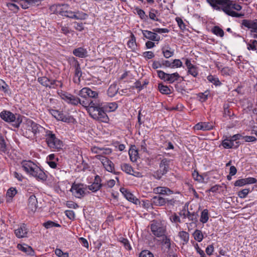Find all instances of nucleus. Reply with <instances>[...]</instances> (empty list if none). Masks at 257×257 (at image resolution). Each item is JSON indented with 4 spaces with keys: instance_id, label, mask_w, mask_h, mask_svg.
Returning a JSON list of instances; mask_svg holds the SVG:
<instances>
[{
    "instance_id": "f257e3e1",
    "label": "nucleus",
    "mask_w": 257,
    "mask_h": 257,
    "mask_svg": "<svg viewBox=\"0 0 257 257\" xmlns=\"http://www.w3.org/2000/svg\"><path fill=\"white\" fill-rule=\"evenodd\" d=\"M58 94L61 99L67 103L74 106L79 104L86 108L91 117H97L96 109H95L97 108L98 104L95 101H91V100L90 101L82 100L77 96L62 90L58 92Z\"/></svg>"
},
{
    "instance_id": "f03ea898",
    "label": "nucleus",
    "mask_w": 257,
    "mask_h": 257,
    "mask_svg": "<svg viewBox=\"0 0 257 257\" xmlns=\"http://www.w3.org/2000/svg\"><path fill=\"white\" fill-rule=\"evenodd\" d=\"M21 165L22 170L29 176L38 181H45L47 179V175L44 171L31 160H23Z\"/></svg>"
},
{
    "instance_id": "7ed1b4c3",
    "label": "nucleus",
    "mask_w": 257,
    "mask_h": 257,
    "mask_svg": "<svg viewBox=\"0 0 257 257\" xmlns=\"http://www.w3.org/2000/svg\"><path fill=\"white\" fill-rule=\"evenodd\" d=\"M91 101H95L98 104L96 109L97 117H92L103 122H107L109 121V118L106 112L114 111L118 107L117 103L116 102H108L103 104L99 100H91Z\"/></svg>"
},
{
    "instance_id": "20e7f679",
    "label": "nucleus",
    "mask_w": 257,
    "mask_h": 257,
    "mask_svg": "<svg viewBox=\"0 0 257 257\" xmlns=\"http://www.w3.org/2000/svg\"><path fill=\"white\" fill-rule=\"evenodd\" d=\"M45 137L46 142L50 149L57 151L62 149L63 146L62 141L57 138L53 132L48 130H45Z\"/></svg>"
},
{
    "instance_id": "39448f33",
    "label": "nucleus",
    "mask_w": 257,
    "mask_h": 257,
    "mask_svg": "<svg viewBox=\"0 0 257 257\" xmlns=\"http://www.w3.org/2000/svg\"><path fill=\"white\" fill-rule=\"evenodd\" d=\"M150 227L152 234L154 236L160 237L165 235L166 225L162 221L154 220L151 221Z\"/></svg>"
},
{
    "instance_id": "423d86ee",
    "label": "nucleus",
    "mask_w": 257,
    "mask_h": 257,
    "mask_svg": "<svg viewBox=\"0 0 257 257\" xmlns=\"http://www.w3.org/2000/svg\"><path fill=\"white\" fill-rule=\"evenodd\" d=\"M50 10L54 14L73 19L74 11H71L68 5H53L51 7Z\"/></svg>"
},
{
    "instance_id": "0eeeda50",
    "label": "nucleus",
    "mask_w": 257,
    "mask_h": 257,
    "mask_svg": "<svg viewBox=\"0 0 257 257\" xmlns=\"http://www.w3.org/2000/svg\"><path fill=\"white\" fill-rule=\"evenodd\" d=\"M1 118L8 122H13V125L16 127H19L22 122L20 117L16 118L15 115L10 111L3 110L0 113Z\"/></svg>"
},
{
    "instance_id": "6e6552de",
    "label": "nucleus",
    "mask_w": 257,
    "mask_h": 257,
    "mask_svg": "<svg viewBox=\"0 0 257 257\" xmlns=\"http://www.w3.org/2000/svg\"><path fill=\"white\" fill-rule=\"evenodd\" d=\"M220 9L227 15L232 17L240 18L244 16L243 14L237 13L232 10V1L222 0Z\"/></svg>"
},
{
    "instance_id": "1a4fd4ad",
    "label": "nucleus",
    "mask_w": 257,
    "mask_h": 257,
    "mask_svg": "<svg viewBox=\"0 0 257 257\" xmlns=\"http://www.w3.org/2000/svg\"><path fill=\"white\" fill-rule=\"evenodd\" d=\"M241 27L250 29V33L253 38H257V19L253 20L244 19L241 21Z\"/></svg>"
},
{
    "instance_id": "9d476101",
    "label": "nucleus",
    "mask_w": 257,
    "mask_h": 257,
    "mask_svg": "<svg viewBox=\"0 0 257 257\" xmlns=\"http://www.w3.org/2000/svg\"><path fill=\"white\" fill-rule=\"evenodd\" d=\"M86 189V185L83 184H73L70 191L75 197L81 198L85 195Z\"/></svg>"
},
{
    "instance_id": "9b49d317",
    "label": "nucleus",
    "mask_w": 257,
    "mask_h": 257,
    "mask_svg": "<svg viewBox=\"0 0 257 257\" xmlns=\"http://www.w3.org/2000/svg\"><path fill=\"white\" fill-rule=\"evenodd\" d=\"M95 157L101 162L106 171L111 173L114 171V164L108 158L101 155H97Z\"/></svg>"
},
{
    "instance_id": "f8f14e48",
    "label": "nucleus",
    "mask_w": 257,
    "mask_h": 257,
    "mask_svg": "<svg viewBox=\"0 0 257 257\" xmlns=\"http://www.w3.org/2000/svg\"><path fill=\"white\" fill-rule=\"evenodd\" d=\"M15 234L18 238L28 237L29 230L26 224L23 223L20 224L18 228L14 230Z\"/></svg>"
},
{
    "instance_id": "ddd939ff",
    "label": "nucleus",
    "mask_w": 257,
    "mask_h": 257,
    "mask_svg": "<svg viewBox=\"0 0 257 257\" xmlns=\"http://www.w3.org/2000/svg\"><path fill=\"white\" fill-rule=\"evenodd\" d=\"M26 125L27 130L29 131H31L34 135H37L42 130H44V128L40 125L35 123L31 119L27 120Z\"/></svg>"
},
{
    "instance_id": "4468645a",
    "label": "nucleus",
    "mask_w": 257,
    "mask_h": 257,
    "mask_svg": "<svg viewBox=\"0 0 257 257\" xmlns=\"http://www.w3.org/2000/svg\"><path fill=\"white\" fill-rule=\"evenodd\" d=\"M38 207V201L36 196L32 194L30 196L28 201V209L30 213L35 212Z\"/></svg>"
},
{
    "instance_id": "2eb2a0df",
    "label": "nucleus",
    "mask_w": 257,
    "mask_h": 257,
    "mask_svg": "<svg viewBox=\"0 0 257 257\" xmlns=\"http://www.w3.org/2000/svg\"><path fill=\"white\" fill-rule=\"evenodd\" d=\"M101 179L99 175H96L95 177L94 181L92 183V184L86 186V188H87L89 190L95 192L99 190L101 187H102V183H101Z\"/></svg>"
},
{
    "instance_id": "dca6fc26",
    "label": "nucleus",
    "mask_w": 257,
    "mask_h": 257,
    "mask_svg": "<svg viewBox=\"0 0 257 257\" xmlns=\"http://www.w3.org/2000/svg\"><path fill=\"white\" fill-rule=\"evenodd\" d=\"M73 66L75 68V74L73 81L75 83H78L80 81V77L82 76V71L78 61L75 58H73Z\"/></svg>"
},
{
    "instance_id": "f3484780",
    "label": "nucleus",
    "mask_w": 257,
    "mask_h": 257,
    "mask_svg": "<svg viewBox=\"0 0 257 257\" xmlns=\"http://www.w3.org/2000/svg\"><path fill=\"white\" fill-rule=\"evenodd\" d=\"M120 192L123 195L124 197L129 201L135 204L140 203V200L135 197L133 194L130 192L127 189L124 188L120 189Z\"/></svg>"
},
{
    "instance_id": "a211bd4d",
    "label": "nucleus",
    "mask_w": 257,
    "mask_h": 257,
    "mask_svg": "<svg viewBox=\"0 0 257 257\" xmlns=\"http://www.w3.org/2000/svg\"><path fill=\"white\" fill-rule=\"evenodd\" d=\"M257 180L253 177L240 179L236 180L234 185L235 186L242 187L247 184H252L256 182Z\"/></svg>"
},
{
    "instance_id": "6ab92c4d",
    "label": "nucleus",
    "mask_w": 257,
    "mask_h": 257,
    "mask_svg": "<svg viewBox=\"0 0 257 257\" xmlns=\"http://www.w3.org/2000/svg\"><path fill=\"white\" fill-rule=\"evenodd\" d=\"M223 139L222 141L221 145L224 149H228L233 148H237L239 146L238 142H235L236 145H235L233 141L230 137H223Z\"/></svg>"
},
{
    "instance_id": "aec40b11",
    "label": "nucleus",
    "mask_w": 257,
    "mask_h": 257,
    "mask_svg": "<svg viewBox=\"0 0 257 257\" xmlns=\"http://www.w3.org/2000/svg\"><path fill=\"white\" fill-rule=\"evenodd\" d=\"M170 162V160L166 158H164L161 161L159 164V171L161 175H165L168 172Z\"/></svg>"
},
{
    "instance_id": "412c9836",
    "label": "nucleus",
    "mask_w": 257,
    "mask_h": 257,
    "mask_svg": "<svg viewBox=\"0 0 257 257\" xmlns=\"http://www.w3.org/2000/svg\"><path fill=\"white\" fill-rule=\"evenodd\" d=\"M143 36L147 39L154 41H159L160 37L156 33L148 31L142 30Z\"/></svg>"
},
{
    "instance_id": "4be33fe9",
    "label": "nucleus",
    "mask_w": 257,
    "mask_h": 257,
    "mask_svg": "<svg viewBox=\"0 0 257 257\" xmlns=\"http://www.w3.org/2000/svg\"><path fill=\"white\" fill-rule=\"evenodd\" d=\"M91 151L94 154L97 155H109L111 153L112 150L109 148L93 147L91 148Z\"/></svg>"
},
{
    "instance_id": "5701e85b",
    "label": "nucleus",
    "mask_w": 257,
    "mask_h": 257,
    "mask_svg": "<svg viewBox=\"0 0 257 257\" xmlns=\"http://www.w3.org/2000/svg\"><path fill=\"white\" fill-rule=\"evenodd\" d=\"M153 192L156 194L170 195L173 194V192L169 188L160 186L154 188Z\"/></svg>"
},
{
    "instance_id": "b1692460",
    "label": "nucleus",
    "mask_w": 257,
    "mask_h": 257,
    "mask_svg": "<svg viewBox=\"0 0 257 257\" xmlns=\"http://www.w3.org/2000/svg\"><path fill=\"white\" fill-rule=\"evenodd\" d=\"M18 248L21 251L25 252L27 255H34L35 254V251L33 249V248L26 244H18Z\"/></svg>"
},
{
    "instance_id": "393cba45",
    "label": "nucleus",
    "mask_w": 257,
    "mask_h": 257,
    "mask_svg": "<svg viewBox=\"0 0 257 257\" xmlns=\"http://www.w3.org/2000/svg\"><path fill=\"white\" fill-rule=\"evenodd\" d=\"M73 54L76 57L79 58H86L88 56V52L86 49L83 47H79L73 50Z\"/></svg>"
},
{
    "instance_id": "a878e982",
    "label": "nucleus",
    "mask_w": 257,
    "mask_h": 257,
    "mask_svg": "<svg viewBox=\"0 0 257 257\" xmlns=\"http://www.w3.org/2000/svg\"><path fill=\"white\" fill-rule=\"evenodd\" d=\"M152 205L162 206H164L166 204V199L159 196H155L152 199Z\"/></svg>"
},
{
    "instance_id": "bb28decb",
    "label": "nucleus",
    "mask_w": 257,
    "mask_h": 257,
    "mask_svg": "<svg viewBox=\"0 0 257 257\" xmlns=\"http://www.w3.org/2000/svg\"><path fill=\"white\" fill-rule=\"evenodd\" d=\"M196 130L208 131L213 128V126L209 122H200L196 124L195 126Z\"/></svg>"
},
{
    "instance_id": "cd10ccee",
    "label": "nucleus",
    "mask_w": 257,
    "mask_h": 257,
    "mask_svg": "<svg viewBox=\"0 0 257 257\" xmlns=\"http://www.w3.org/2000/svg\"><path fill=\"white\" fill-rule=\"evenodd\" d=\"M128 154L130 156V160L133 162H137L139 158L138 151L136 149L135 146H132L130 148Z\"/></svg>"
},
{
    "instance_id": "c85d7f7f",
    "label": "nucleus",
    "mask_w": 257,
    "mask_h": 257,
    "mask_svg": "<svg viewBox=\"0 0 257 257\" xmlns=\"http://www.w3.org/2000/svg\"><path fill=\"white\" fill-rule=\"evenodd\" d=\"M88 15L82 11H77L74 12L73 19L76 20H84L86 19Z\"/></svg>"
},
{
    "instance_id": "c756f323",
    "label": "nucleus",
    "mask_w": 257,
    "mask_h": 257,
    "mask_svg": "<svg viewBox=\"0 0 257 257\" xmlns=\"http://www.w3.org/2000/svg\"><path fill=\"white\" fill-rule=\"evenodd\" d=\"M17 190L16 188L11 187L9 188L6 194L7 201L10 202L12 201V198L17 194Z\"/></svg>"
},
{
    "instance_id": "7c9ffc66",
    "label": "nucleus",
    "mask_w": 257,
    "mask_h": 257,
    "mask_svg": "<svg viewBox=\"0 0 257 257\" xmlns=\"http://www.w3.org/2000/svg\"><path fill=\"white\" fill-rule=\"evenodd\" d=\"M120 168L121 170L126 173V174L134 175L133 173L134 171L131 165H130V164L126 163L122 164L120 165Z\"/></svg>"
},
{
    "instance_id": "2f4dec72",
    "label": "nucleus",
    "mask_w": 257,
    "mask_h": 257,
    "mask_svg": "<svg viewBox=\"0 0 257 257\" xmlns=\"http://www.w3.org/2000/svg\"><path fill=\"white\" fill-rule=\"evenodd\" d=\"M181 76L177 72H175L172 74H168L167 79V82L169 83H173L176 81H177Z\"/></svg>"
},
{
    "instance_id": "473e14b6",
    "label": "nucleus",
    "mask_w": 257,
    "mask_h": 257,
    "mask_svg": "<svg viewBox=\"0 0 257 257\" xmlns=\"http://www.w3.org/2000/svg\"><path fill=\"white\" fill-rule=\"evenodd\" d=\"M136 205L147 209L153 208L152 201H150L148 200H140V203H137Z\"/></svg>"
},
{
    "instance_id": "72a5a7b5",
    "label": "nucleus",
    "mask_w": 257,
    "mask_h": 257,
    "mask_svg": "<svg viewBox=\"0 0 257 257\" xmlns=\"http://www.w3.org/2000/svg\"><path fill=\"white\" fill-rule=\"evenodd\" d=\"M178 236L183 241V244H186L189 241V234L185 231H180L178 233Z\"/></svg>"
},
{
    "instance_id": "f704fd0d",
    "label": "nucleus",
    "mask_w": 257,
    "mask_h": 257,
    "mask_svg": "<svg viewBox=\"0 0 257 257\" xmlns=\"http://www.w3.org/2000/svg\"><path fill=\"white\" fill-rule=\"evenodd\" d=\"M158 89L159 91L163 94H170L172 93L171 89L167 85L162 84H159Z\"/></svg>"
},
{
    "instance_id": "c9c22d12",
    "label": "nucleus",
    "mask_w": 257,
    "mask_h": 257,
    "mask_svg": "<svg viewBox=\"0 0 257 257\" xmlns=\"http://www.w3.org/2000/svg\"><path fill=\"white\" fill-rule=\"evenodd\" d=\"M209 219L208 210L206 209H204L201 213L200 221L202 223H206Z\"/></svg>"
},
{
    "instance_id": "e433bc0d",
    "label": "nucleus",
    "mask_w": 257,
    "mask_h": 257,
    "mask_svg": "<svg viewBox=\"0 0 257 257\" xmlns=\"http://www.w3.org/2000/svg\"><path fill=\"white\" fill-rule=\"evenodd\" d=\"M58 120H60L65 122H72L74 120L73 117L69 116L68 115L64 114L62 112L61 113L60 116H58Z\"/></svg>"
},
{
    "instance_id": "4c0bfd02",
    "label": "nucleus",
    "mask_w": 257,
    "mask_h": 257,
    "mask_svg": "<svg viewBox=\"0 0 257 257\" xmlns=\"http://www.w3.org/2000/svg\"><path fill=\"white\" fill-rule=\"evenodd\" d=\"M127 45L132 50H134L136 49L137 44L136 38L133 34H131L130 39L128 41Z\"/></svg>"
},
{
    "instance_id": "58836bf2",
    "label": "nucleus",
    "mask_w": 257,
    "mask_h": 257,
    "mask_svg": "<svg viewBox=\"0 0 257 257\" xmlns=\"http://www.w3.org/2000/svg\"><path fill=\"white\" fill-rule=\"evenodd\" d=\"M193 236L194 239L198 242H201L204 238V235L202 231L198 229L195 230L193 233Z\"/></svg>"
},
{
    "instance_id": "ea45409f",
    "label": "nucleus",
    "mask_w": 257,
    "mask_h": 257,
    "mask_svg": "<svg viewBox=\"0 0 257 257\" xmlns=\"http://www.w3.org/2000/svg\"><path fill=\"white\" fill-rule=\"evenodd\" d=\"M162 50L163 55L166 58H169L174 55V51L171 50L169 47L167 48H163Z\"/></svg>"
},
{
    "instance_id": "a19ab883",
    "label": "nucleus",
    "mask_w": 257,
    "mask_h": 257,
    "mask_svg": "<svg viewBox=\"0 0 257 257\" xmlns=\"http://www.w3.org/2000/svg\"><path fill=\"white\" fill-rule=\"evenodd\" d=\"M6 5L10 11L15 13H17L19 10V6L14 3L8 2Z\"/></svg>"
},
{
    "instance_id": "79ce46f5",
    "label": "nucleus",
    "mask_w": 257,
    "mask_h": 257,
    "mask_svg": "<svg viewBox=\"0 0 257 257\" xmlns=\"http://www.w3.org/2000/svg\"><path fill=\"white\" fill-rule=\"evenodd\" d=\"M136 13L139 15L141 19L146 20L148 18L147 15H146L145 11L138 7L135 9Z\"/></svg>"
},
{
    "instance_id": "37998d69",
    "label": "nucleus",
    "mask_w": 257,
    "mask_h": 257,
    "mask_svg": "<svg viewBox=\"0 0 257 257\" xmlns=\"http://www.w3.org/2000/svg\"><path fill=\"white\" fill-rule=\"evenodd\" d=\"M212 33L217 36L222 37L224 36V32L218 26H214L212 29Z\"/></svg>"
},
{
    "instance_id": "c03bdc74",
    "label": "nucleus",
    "mask_w": 257,
    "mask_h": 257,
    "mask_svg": "<svg viewBox=\"0 0 257 257\" xmlns=\"http://www.w3.org/2000/svg\"><path fill=\"white\" fill-rule=\"evenodd\" d=\"M117 92V88L115 85H111L108 89L107 94L110 97H113Z\"/></svg>"
},
{
    "instance_id": "a18cd8bd",
    "label": "nucleus",
    "mask_w": 257,
    "mask_h": 257,
    "mask_svg": "<svg viewBox=\"0 0 257 257\" xmlns=\"http://www.w3.org/2000/svg\"><path fill=\"white\" fill-rule=\"evenodd\" d=\"M88 87H84L79 91L77 94L81 98L86 99L88 97Z\"/></svg>"
},
{
    "instance_id": "49530a36",
    "label": "nucleus",
    "mask_w": 257,
    "mask_h": 257,
    "mask_svg": "<svg viewBox=\"0 0 257 257\" xmlns=\"http://www.w3.org/2000/svg\"><path fill=\"white\" fill-rule=\"evenodd\" d=\"M207 3L212 7L213 8L218 10L220 8L218 7V5H220L222 2V0H206Z\"/></svg>"
},
{
    "instance_id": "de8ad7c7",
    "label": "nucleus",
    "mask_w": 257,
    "mask_h": 257,
    "mask_svg": "<svg viewBox=\"0 0 257 257\" xmlns=\"http://www.w3.org/2000/svg\"><path fill=\"white\" fill-rule=\"evenodd\" d=\"M188 74L191 75L194 77H196L198 75V70L197 66L194 65L193 67L188 69Z\"/></svg>"
},
{
    "instance_id": "09e8293b",
    "label": "nucleus",
    "mask_w": 257,
    "mask_h": 257,
    "mask_svg": "<svg viewBox=\"0 0 257 257\" xmlns=\"http://www.w3.org/2000/svg\"><path fill=\"white\" fill-rule=\"evenodd\" d=\"M50 79L46 77H41L38 78V82L43 86L48 87Z\"/></svg>"
},
{
    "instance_id": "8fccbe9b",
    "label": "nucleus",
    "mask_w": 257,
    "mask_h": 257,
    "mask_svg": "<svg viewBox=\"0 0 257 257\" xmlns=\"http://www.w3.org/2000/svg\"><path fill=\"white\" fill-rule=\"evenodd\" d=\"M207 78L209 81L213 83L216 86L220 85L221 84L218 78L215 77L214 76L210 75L208 76Z\"/></svg>"
},
{
    "instance_id": "3c124183",
    "label": "nucleus",
    "mask_w": 257,
    "mask_h": 257,
    "mask_svg": "<svg viewBox=\"0 0 257 257\" xmlns=\"http://www.w3.org/2000/svg\"><path fill=\"white\" fill-rule=\"evenodd\" d=\"M43 226L46 228H50L54 227H60V225L52 221H48L43 223Z\"/></svg>"
},
{
    "instance_id": "603ef678",
    "label": "nucleus",
    "mask_w": 257,
    "mask_h": 257,
    "mask_svg": "<svg viewBox=\"0 0 257 257\" xmlns=\"http://www.w3.org/2000/svg\"><path fill=\"white\" fill-rule=\"evenodd\" d=\"M249 192V189H243L238 192V196L240 198H245Z\"/></svg>"
},
{
    "instance_id": "864d4df0",
    "label": "nucleus",
    "mask_w": 257,
    "mask_h": 257,
    "mask_svg": "<svg viewBox=\"0 0 257 257\" xmlns=\"http://www.w3.org/2000/svg\"><path fill=\"white\" fill-rule=\"evenodd\" d=\"M247 49L248 50H256L257 51V41L252 40L247 44Z\"/></svg>"
},
{
    "instance_id": "5fc2aeb1",
    "label": "nucleus",
    "mask_w": 257,
    "mask_h": 257,
    "mask_svg": "<svg viewBox=\"0 0 257 257\" xmlns=\"http://www.w3.org/2000/svg\"><path fill=\"white\" fill-rule=\"evenodd\" d=\"M7 151V146L4 139L0 138V153H5Z\"/></svg>"
},
{
    "instance_id": "6e6d98bb",
    "label": "nucleus",
    "mask_w": 257,
    "mask_h": 257,
    "mask_svg": "<svg viewBox=\"0 0 257 257\" xmlns=\"http://www.w3.org/2000/svg\"><path fill=\"white\" fill-rule=\"evenodd\" d=\"M88 97L94 98V100H97L96 98L98 96V93L96 91L91 90L90 88L88 87Z\"/></svg>"
},
{
    "instance_id": "4d7b16f0",
    "label": "nucleus",
    "mask_w": 257,
    "mask_h": 257,
    "mask_svg": "<svg viewBox=\"0 0 257 257\" xmlns=\"http://www.w3.org/2000/svg\"><path fill=\"white\" fill-rule=\"evenodd\" d=\"M157 74L158 77L162 80H164V81L167 82V79L168 76V73H166L164 72V71L162 70H158Z\"/></svg>"
},
{
    "instance_id": "13d9d810",
    "label": "nucleus",
    "mask_w": 257,
    "mask_h": 257,
    "mask_svg": "<svg viewBox=\"0 0 257 257\" xmlns=\"http://www.w3.org/2000/svg\"><path fill=\"white\" fill-rule=\"evenodd\" d=\"M192 176L195 180L199 182H202L203 181V177L201 175H199L198 172L194 171L192 173Z\"/></svg>"
},
{
    "instance_id": "bf43d9fd",
    "label": "nucleus",
    "mask_w": 257,
    "mask_h": 257,
    "mask_svg": "<svg viewBox=\"0 0 257 257\" xmlns=\"http://www.w3.org/2000/svg\"><path fill=\"white\" fill-rule=\"evenodd\" d=\"M172 64V68H180L182 66V62L180 59H174Z\"/></svg>"
},
{
    "instance_id": "052dcab7",
    "label": "nucleus",
    "mask_w": 257,
    "mask_h": 257,
    "mask_svg": "<svg viewBox=\"0 0 257 257\" xmlns=\"http://www.w3.org/2000/svg\"><path fill=\"white\" fill-rule=\"evenodd\" d=\"M115 181L113 179H110L105 183H102V187H104L105 188H112L115 185Z\"/></svg>"
},
{
    "instance_id": "680f3d73",
    "label": "nucleus",
    "mask_w": 257,
    "mask_h": 257,
    "mask_svg": "<svg viewBox=\"0 0 257 257\" xmlns=\"http://www.w3.org/2000/svg\"><path fill=\"white\" fill-rule=\"evenodd\" d=\"M140 151L143 153H147L148 152L147 144L145 140H143L141 143Z\"/></svg>"
},
{
    "instance_id": "e2e57ef3",
    "label": "nucleus",
    "mask_w": 257,
    "mask_h": 257,
    "mask_svg": "<svg viewBox=\"0 0 257 257\" xmlns=\"http://www.w3.org/2000/svg\"><path fill=\"white\" fill-rule=\"evenodd\" d=\"M221 73L223 75H231L233 74V71L229 67H225L222 69Z\"/></svg>"
},
{
    "instance_id": "0e129e2a",
    "label": "nucleus",
    "mask_w": 257,
    "mask_h": 257,
    "mask_svg": "<svg viewBox=\"0 0 257 257\" xmlns=\"http://www.w3.org/2000/svg\"><path fill=\"white\" fill-rule=\"evenodd\" d=\"M139 257H154L153 254L148 250H144L141 252Z\"/></svg>"
},
{
    "instance_id": "69168bd1",
    "label": "nucleus",
    "mask_w": 257,
    "mask_h": 257,
    "mask_svg": "<svg viewBox=\"0 0 257 257\" xmlns=\"http://www.w3.org/2000/svg\"><path fill=\"white\" fill-rule=\"evenodd\" d=\"M194 247L197 253L200 254V257H207L204 251L199 247V245L197 243H195L194 244Z\"/></svg>"
},
{
    "instance_id": "338daca9",
    "label": "nucleus",
    "mask_w": 257,
    "mask_h": 257,
    "mask_svg": "<svg viewBox=\"0 0 257 257\" xmlns=\"http://www.w3.org/2000/svg\"><path fill=\"white\" fill-rule=\"evenodd\" d=\"M8 85L3 80H0V89L5 92L8 91Z\"/></svg>"
},
{
    "instance_id": "774afa93",
    "label": "nucleus",
    "mask_w": 257,
    "mask_h": 257,
    "mask_svg": "<svg viewBox=\"0 0 257 257\" xmlns=\"http://www.w3.org/2000/svg\"><path fill=\"white\" fill-rule=\"evenodd\" d=\"M55 254L58 257H68V254L66 253H64L60 249L56 248L55 250Z\"/></svg>"
}]
</instances>
